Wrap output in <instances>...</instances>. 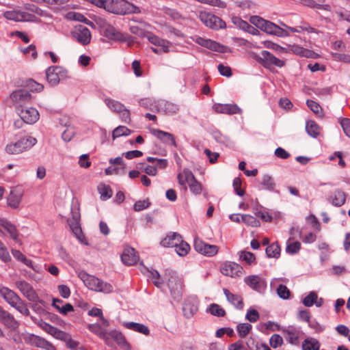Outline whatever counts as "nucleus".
I'll return each instance as SVG.
<instances>
[{"label": "nucleus", "mask_w": 350, "mask_h": 350, "mask_svg": "<svg viewBox=\"0 0 350 350\" xmlns=\"http://www.w3.org/2000/svg\"><path fill=\"white\" fill-rule=\"evenodd\" d=\"M77 275L85 286L91 291L103 293H110L113 291V286L111 284L94 275H90L85 271H79Z\"/></svg>", "instance_id": "1"}, {"label": "nucleus", "mask_w": 350, "mask_h": 350, "mask_svg": "<svg viewBox=\"0 0 350 350\" xmlns=\"http://www.w3.org/2000/svg\"><path fill=\"white\" fill-rule=\"evenodd\" d=\"M0 295L5 301L25 316H29L30 312L25 301L12 290L8 287L0 286Z\"/></svg>", "instance_id": "2"}, {"label": "nucleus", "mask_w": 350, "mask_h": 350, "mask_svg": "<svg viewBox=\"0 0 350 350\" xmlns=\"http://www.w3.org/2000/svg\"><path fill=\"white\" fill-rule=\"evenodd\" d=\"M37 143V139L31 136L21 137L16 142L8 143L5 151L8 154H18L31 149Z\"/></svg>", "instance_id": "3"}, {"label": "nucleus", "mask_w": 350, "mask_h": 350, "mask_svg": "<svg viewBox=\"0 0 350 350\" xmlns=\"http://www.w3.org/2000/svg\"><path fill=\"white\" fill-rule=\"evenodd\" d=\"M104 102L111 111L119 115L122 122L125 123L131 122L130 111L123 104L110 98H106Z\"/></svg>", "instance_id": "4"}, {"label": "nucleus", "mask_w": 350, "mask_h": 350, "mask_svg": "<svg viewBox=\"0 0 350 350\" xmlns=\"http://www.w3.org/2000/svg\"><path fill=\"white\" fill-rule=\"evenodd\" d=\"M68 71L61 66H50L46 70V78L48 83L56 85L60 80L67 77Z\"/></svg>", "instance_id": "5"}, {"label": "nucleus", "mask_w": 350, "mask_h": 350, "mask_svg": "<svg viewBox=\"0 0 350 350\" xmlns=\"http://www.w3.org/2000/svg\"><path fill=\"white\" fill-rule=\"evenodd\" d=\"M5 231L16 243L20 245L22 244V241L19 238L20 234L16 226L5 219L0 218V237L5 235Z\"/></svg>", "instance_id": "6"}, {"label": "nucleus", "mask_w": 350, "mask_h": 350, "mask_svg": "<svg viewBox=\"0 0 350 350\" xmlns=\"http://www.w3.org/2000/svg\"><path fill=\"white\" fill-rule=\"evenodd\" d=\"M5 18L16 22H36L38 20L33 14L21 10H10L4 12Z\"/></svg>", "instance_id": "7"}, {"label": "nucleus", "mask_w": 350, "mask_h": 350, "mask_svg": "<svg viewBox=\"0 0 350 350\" xmlns=\"http://www.w3.org/2000/svg\"><path fill=\"white\" fill-rule=\"evenodd\" d=\"M201 21L207 27L219 29L226 27V23L220 18L206 12H201L199 14Z\"/></svg>", "instance_id": "8"}, {"label": "nucleus", "mask_w": 350, "mask_h": 350, "mask_svg": "<svg viewBox=\"0 0 350 350\" xmlns=\"http://www.w3.org/2000/svg\"><path fill=\"white\" fill-rule=\"evenodd\" d=\"M24 339L27 343L31 346L46 350H56L53 345L38 336L29 334L25 336Z\"/></svg>", "instance_id": "9"}, {"label": "nucleus", "mask_w": 350, "mask_h": 350, "mask_svg": "<svg viewBox=\"0 0 350 350\" xmlns=\"http://www.w3.org/2000/svg\"><path fill=\"white\" fill-rule=\"evenodd\" d=\"M107 336L108 340L105 341L106 344L109 345L111 340H114L123 350L131 349V345L122 332L117 330H111L109 332Z\"/></svg>", "instance_id": "10"}, {"label": "nucleus", "mask_w": 350, "mask_h": 350, "mask_svg": "<svg viewBox=\"0 0 350 350\" xmlns=\"http://www.w3.org/2000/svg\"><path fill=\"white\" fill-rule=\"evenodd\" d=\"M182 311L187 319L192 317L198 311V299L196 296H189L185 299Z\"/></svg>", "instance_id": "11"}, {"label": "nucleus", "mask_w": 350, "mask_h": 350, "mask_svg": "<svg viewBox=\"0 0 350 350\" xmlns=\"http://www.w3.org/2000/svg\"><path fill=\"white\" fill-rule=\"evenodd\" d=\"M194 248L197 252L208 256L215 255L219 250L217 245L206 243L198 239L194 241Z\"/></svg>", "instance_id": "12"}, {"label": "nucleus", "mask_w": 350, "mask_h": 350, "mask_svg": "<svg viewBox=\"0 0 350 350\" xmlns=\"http://www.w3.org/2000/svg\"><path fill=\"white\" fill-rule=\"evenodd\" d=\"M16 288L30 301H37L39 299L37 293L30 284L26 281L16 282Z\"/></svg>", "instance_id": "13"}, {"label": "nucleus", "mask_w": 350, "mask_h": 350, "mask_svg": "<svg viewBox=\"0 0 350 350\" xmlns=\"http://www.w3.org/2000/svg\"><path fill=\"white\" fill-rule=\"evenodd\" d=\"M72 35L73 37L83 45L88 44L92 38L90 29L81 25L76 27L75 30L72 32Z\"/></svg>", "instance_id": "14"}, {"label": "nucleus", "mask_w": 350, "mask_h": 350, "mask_svg": "<svg viewBox=\"0 0 350 350\" xmlns=\"http://www.w3.org/2000/svg\"><path fill=\"white\" fill-rule=\"evenodd\" d=\"M10 99L14 103L19 106H23V105L31 103V95L27 90L20 89L14 91L10 94Z\"/></svg>", "instance_id": "15"}, {"label": "nucleus", "mask_w": 350, "mask_h": 350, "mask_svg": "<svg viewBox=\"0 0 350 350\" xmlns=\"http://www.w3.org/2000/svg\"><path fill=\"white\" fill-rule=\"evenodd\" d=\"M23 196V191L21 187L12 188L7 198L8 206L12 208L18 207Z\"/></svg>", "instance_id": "16"}, {"label": "nucleus", "mask_w": 350, "mask_h": 350, "mask_svg": "<svg viewBox=\"0 0 350 350\" xmlns=\"http://www.w3.org/2000/svg\"><path fill=\"white\" fill-rule=\"evenodd\" d=\"M0 322L3 324L6 327L16 330L19 327V323L15 319L14 316L4 310L0 306Z\"/></svg>", "instance_id": "17"}, {"label": "nucleus", "mask_w": 350, "mask_h": 350, "mask_svg": "<svg viewBox=\"0 0 350 350\" xmlns=\"http://www.w3.org/2000/svg\"><path fill=\"white\" fill-rule=\"evenodd\" d=\"M147 37L148 40L156 46V47H152V51L155 53H159L162 52H167L169 49L168 42L165 41L164 40L161 39L160 38L150 34L148 32L147 33Z\"/></svg>", "instance_id": "18"}, {"label": "nucleus", "mask_w": 350, "mask_h": 350, "mask_svg": "<svg viewBox=\"0 0 350 350\" xmlns=\"http://www.w3.org/2000/svg\"><path fill=\"white\" fill-rule=\"evenodd\" d=\"M19 116L24 122L29 124L36 123L40 118L38 110L33 107L21 109Z\"/></svg>", "instance_id": "19"}, {"label": "nucleus", "mask_w": 350, "mask_h": 350, "mask_svg": "<svg viewBox=\"0 0 350 350\" xmlns=\"http://www.w3.org/2000/svg\"><path fill=\"white\" fill-rule=\"evenodd\" d=\"M242 270V267L234 262H226L221 268L222 274L232 278L239 276V273H241Z\"/></svg>", "instance_id": "20"}, {"label": "nucleus", "mask_w": 350, "mask_h": 350, "mask_svg": "<svg viewBox=\"0 0 350 350\" xmlns=\"http://www.w3.org/2000/svg\"><path fill=\"white\" fill-rule=\"evenodd\" d=\"M262 30L269 34L279 37H286L289 36L287 30L281 28L278 25L269 21H265Z\"/></svg>", "instance_id": "21"}, {"label": "nucleus", "mask_w": 350, "mask_h": 350, "mask_svg": "<svg viewBox=\"0 0 350 350\" xmlns=\"http://www.w3.org/2000/svg\"><path fill=\"white\" fill-rule=\"evenodd\" d=\"M122 262L128 266L135 265L139 260V256L133 247H126L121 255Z\"/></svg>", "instance_id": "22"}, {"label": "nucleus", "mask_w": 350, "mask_h": 350, "mask_svg": "<svg viewBox=\"0 0 350 350\" xmlns=\"http://www.w3.org/2000/svg\"><path fill=\"white\" fill-rule=\"evenodd\" d=\"M262 66L265 68H269L272 65L281 68L284 65L283 60L277 58L267 51H262Z\"/></svg>", "instance_id": "23"}, {"label": "nucleus", "mask_w": 350, "mask_h": 350, "mask_svg": "<svg viewBox=\"0 0 350 350\" xmlns=\"http://www.w3.org/2000/svg\"><path fill=\"white\" fill-rule=\"evenodd\" d=\"M103 29L104 36L110 40L119 42H124L126 40L124 36L111 25H105Z\"/></svg>", "instance_id": "24"}, {"label": "nucleus", "mask_w": 350, "mask_h": 350, "mask_svg": "<svg viewBox=\"0 0 350 350\" xmlns=\"http://www.w3.org/2000/svg\"><path fill=\"white\" fill-rule=\"evenodd\" d=\"M213 109L216 113H219L236 114L241 111L237 105L231 104H215Z\"/></svg>", "instance_id": "25"}, {"label": "nucleus", "mask_w": 350, "mask_h": 350, "mask_svg": "<svg viewBox=\"0 0 350 350\" xmlns=\"http://www.w3.org/2000/svg\"><path fill=\"white\" fill-rule=\"evenodd\" d=\"M196 42L200 45L209 49L212 51L223 53L225 51V46L211 40H206L199 37L196 38Z\"/></svg>", "instance_id": "26"}, {"label": "nucleus", "mask_w": 350, "mask_h": 350, "mask_svg": "<svg viewBox=\"0 0 350 350\" xmlns=\"http://www.w3.org/2000/svg\"><path fill=\"white\" fill-rule=\"evenodd\" d=\"M122 325L128 329L138 332L145 336H148L150 334L149 328L142 323L135 322H123Z\"/></svg>", "instance_id": "27"}, {"label": "nucleus", "mask_w": 350, "mask_h": 350, "mask_svg": "<svg viewBox=\"0 0 350 350\" xmlns=\"http://www.w3.org/2000/svg\"><path fill=\"white\" fill-rule=\"evenodd\" d=\"M42 327L44 331L57 339L66 340L68 338V334L66 332L59 330L47 323H44Z\"/></svg>", "instance_id": "28"}, {"label": "nucleus", "mask_w": 350, "mask_h": 350, "mask_svg": "<svg viewBox=\"0 0 350 350\" xmlns=\"http://www.w3.org/2000/svg\"><path fill=\"white\" fill-rule=\"evenodd\" d=\"M141 272L146 275L150 280H151L155 286H159L161 284V279L159 272L154 269H149L148 267L142 265Z\"/></svg>", "instance_id": "29"}, {"label": "nucleus", "mask_w": 350, "mask_h": 350, "mask_svg": "<svg viewBox=\"0 0 350 350\" xmlns=\"http://www.w3.org/2000/svg\"><path fill=\"white\" fill-rule=\"evenodd\" d=\"M224 293L228 301L233 304L237 309L241 310L243 308V299L240 295L233 294L226 288H224Z\"/></svg>", "instance_id": "30"}, {"label": "nucleus", "mask_w": 350, "mask_h": 350, "mask_svg": "<svg viewBox=\"0 0 350 350\" xmlns=\"http://www.w3.org/2000/svg\"><path fill=\"white\" fill-rule=\"evenodd\" d=\"M190 250V245L182 239V237L176 233V254L180 256L187 255Z\"/></svg>", "instance_id": "31"}, {"label": "nucleus", "mask_w": 350, "mask_h": 350, "mask_svg": "<svg viewBox=\"0 0 350 350\" xmlns=\"http://www.w3.org/2000/svg\"><path fill=\"white\" fill-rule=\"evenodd\" d=\"M150 131L153 135L165 143L175 144L173 135L169 133L154 129H150Z\"/></svg>", "instance_id": "32"}, {"label": "nucleus", "mask_w": 350, "mask_h": 350, "mask_svg": "<svg viewBox=\"0 0 350 350\" xmlns=\"http://www.w3.org/2000/svg\"><path fill=\"white\" fill-rule=\"evenodd\" d=\"M58 304H63V301L59 299H53L52 306L62 314H67L68 312H73L74 307L71 304H66L62 306H58Z\"/></svg>", "instance_id": "33"}, {"label": "nucleus", "mask_w": 350, "mask_h": 350, "mask_svg": "<svg viewBox=\"0 0 350 350\" xmlns=\"http://www.w3.org/2000/svg\"><path fill=\"white\" fill-rule=\"evenodd\" d=\"M68 223L70 230H72V233L76 237V238L81 242H83V240L85 239V236L83 234L80 226V221H68Z\"/></svg>", "instance_id": "34"}, {"label": "nucleus", "mask_w": 350, "mask_h": 350, "mask_svg": "<svg viewBox=\"0 0 350 350\" xmlns=\"http://www.w3.org/2000/svg\"><path fill=\"white\" fill-rule=\"evenodd\" d=\"M145 24L142 23H134L129 25V30L130 31L140 38H144L147 36V31H146Z\"/></svg>", "instance_id": "35"}, {"label": "nucleus", "mask_w": 350, "mask_h": 350, "mask_svg": "<svg viewBox=\"0 0 350 350\" xmlns=\"http://www.w3.org/2000/svg\"><path fill=\"white\" fill-rule=\"evenodd\" d=\"M331 202L336 206H341L346 200V195L341 190H336L334 195L330 197Z\"/></svg>", "instance_id": "36"}, {"label": "nucleus", "mask_w": 350, "mask_h": 350, "mask_svg": "<svg viewBox=\"0 0 350 350\" xmlns=\"http://www.w3.org/2000/svg\"><path fill=\"white\" fill-rule=\"evenodd\" d=\"M88 329L105 341L108 340L109 332L103 329L99 324H90L88 325Z\"/></svg>", "instance_id": "37"}, {"label": "nucleus", "mask_w": 350, "mask_h": 350, "mask_svg": "<svg viewBox=\"0 0 350 350\" xmlns=\"http://www.w3.org/2000/svg\"><path fill=\"white\" fill-rule=\"evenodd\" d=\"M245 282L250 287L256 291H259L262 285L260 277L254 275L246 278Z\"/></svg>", "instance_id": "38"}, {"label": "nucleus", "mask_w": 350, "mask_h": 350, "mask_svg": "<svg viewBox=\"0 0 350 350\" xmlns=\"http://www.w3.org/2000/svg\"><path fill=\"white\" fill-rule=\"evenodd\" d=\"M320 343L314 338L305 339L302 342L303 350H319Z\"/></svg>", "instance_id": "39"}, {"label": "nucleus", "mask_w": 350, "mask_h": 350, "mask_svg": "<svg viewBox=\"0 0 350 350\" xmlns=\"http://www.w3.org/2000/svg\"><path fill=\"white\" fill-rule=\"evenodd\" d=\"M306 130L308 134L312 137H317L320 133L319 126L313 120H309L306 122Z\"/></svg>", "instance_id": "40"}, {"label": "nucleus", "mask_w": 350, "mask_h": 350, "mask_svg": "<svg viewBox=\"0 0 350 350\" xmlns=\"http://www.w3.org/2000/svg\"><path fill=\"white\" fill-rule=\"evenodd\" d=\"M193 178L194 176L189 170H184L183 172L178 175V183L181 185H185L186 183L189 184Z\"/></svg>", "instance_id": "41"}, {"label": "nucleus", "mask_w": 350, "mask_h": 350, "mask_svg": "<svg viewBox=\"0 0 350 350\" xmlns=\"http://www.w3.org/2000/svg\"><path fill=\"white\" fill-rule=\"evenodd\" d=\"M260 183L262 186L263 189L269 191L273 190L275 187V183L273 178L268 174H265L262 176Z\"/></svg>", "instance_id": "42"}, {"label": "nucleus", "mask_w": 350, "mask_h": 350, "mask_svg": "<svg viewBox=\"0 0 350 350\" xmlns=\"http://www.w3.org/2000/svg\"><path fill=\"white\" fill-rule=\"evenodd\" d=\"M266 254L269 258H278L280 255V247L277 243H273L266 248Z\"/></svg>", "instance_id": "43"}, {"label": "nucleus", "mask_w": 350, "mask_h": 350, "mask_svg": "<svg viewBox=\"0 0 350 350\" xmlns=\"http://www.w3.org/2000/svg\"><path fill=\"white\" fill-rule=\"evenodd\" d=\"M284 333L286 334L285 336L286 340L291 343L295 345L298 342V332L293 327H289L284 330Z\"/></svg>", "instance_id": "44"}, {"label": "nucleus", "mask_w": 350, "mask_h": 350, "mask_svg": "<svg viewBox=\"0 0 350 350\" xmlns=\"http://www.w3.org/2000/svg\"><path fill=\"white\" fill-rule=\"evenodd\" d=\"M131 133V131L128 129L125 126H118L116 127L112 133V138L115 139L116 138L122 137V136H128Z\"/></svg>", "instance_id": "45"}, {"label": "nucleus", "mask_w": 350, "mask_h": 350, "mask_svg": "<svg viewBox=\"0 0 350 350\" xmlns=\"http://www.w3.org/2000/svg\"><path fill=\"white\" fill-rule=\"evenodd\" d=\"M232 23L237 25V27H239L240 29L245 31H247V32H251L250 29H253L254 30H255V28L253 27L251 25H250L248 23H247L246 21L242 20L241 18L239 17H233L232 18Z\"/></svg>", "instance_id": "46"}, {"label": "nucleus", "mask_w": 350, "mask_h": 350, "mask_svg": "<svg viewBox=\"0 0 350 350\" xmlns=\"http://www.w3.org/2000/svg\"><path fill=\"white\" fill-rule=\"evenodd\" d=\"M25 11L33 14L36 18L37 16H42L44 15V11L34 4L27 3L25 5Z\"/></svg>", "instance_id": "47"}, {"label": "nucleus", "mask_w": 350, "mask_h": 350, "mask_svg": "<svg viewBox=\"0 0 350 350\" xmlns=\"http://www.w3.org/2000/svg\"><path fill=\"white\" fill-rule=\"evenodd\" d=\"M25 87L28 88L31 92H41L44 89V86L42 84L37 83L33 79H28L25 82Z\"/></svg>", "instance_id": "48"}, {"label": "nucleus", "mask_w": 350, "mask_h": 350, "mask_svg": "<svg viewBox=\"0 0 350 350\" xmlns=\"http://www.w3.org/2000/svg\"><path fill=\"white\" fill-rule=\"evenodd\" d=\"M241 221L247 225L252 227H258L260 226V221L254 216L250 215H242Z\"/></svg>", "instance_id": "49"}, {"label": "nucleus", "mask_w": 350, "mask_h": 350, "mask_svg": "<svg viewBox=\"0 0 350 350\" xmlns=\"http://www.w3.org/2000/svg\"><path fill=\"white\" fill-rule=\"evenodd\" d=\"M252 325L250 323H240L237 325V332L239 336L241 338L245 337L250 330L252 329Z\"/></svg>", "instance_id": "50"}, {"label": "nucleus", "mask_w": 350, "mask_h": 350, "mask_svg": "<svg viewBox=\"0 0 350 350\" xmlns=\"http://www.w3.org/2000/svg\"><path fill=\"white\" fill-rule=\"evenodd\" d=\"M175 232H170L161 241V245L165 247H174Z\"/></svg>", "instance_id": "51"}, {"label": "nucleus", "mask_w": 350, "mask_h": 350, "mask_svg": "<svg viewBox=\"0 0 350 350\" xmlns=\"http://www.w3.org/2000/svg\"><path fill=\"white\" fill-rule=\"evenodd\" d=\"M317 299V294L311 291L302 301L303 304L306 307H311L314 304Z\"/></svg>", "instance_id": "52"}, {"label": "nucleus", "mask_w": 350, "mask_h": 350, "mask_svg": "<svg viewBox=\"0 0 350 350\" xmlns=\"http://www.w3.org/2000/svg\"><path fill=\"white\" fill-rule=\"evenodd\" d=\"M99 192L100 194V198L103 200H106L110 198L112 196V190L109 186L103 185L99 187Z\"/></svg>", "instance_id": "53"}, {"label": "nucleus", "mask_w": 350, "mask_h": 350, "mask_svg": "<svg viewBox=\"0 0 350 350\" xmlns=\"http://www.w3.org/2000/svg\"><path fill=\"white\" fill-rule=\"evenodd\" d=\"M209 312L211 314L217 317H224L226 314L225 310L216 304H213L210 306Z\"/></svg>", "instance_id": "54"}, {"label": "nucleus", "mask_w": 350, "mask_h": 350, "mask_svg": "<svg viewBox=\"0 0 350 350\" xmlns=\"http://www.w3.org/2000/svg\"><path fill=\"white\" fill-rule=\"evenodd\" d=\"M277 294L280 298L287 299L291 295V292L285 285L280 284L277 288Z\"/></svg>", "instance_id": "55"}, {"label": "nucleus", "mask_w": 350, "mask_h": 350, "mask_svg": "<svg viewBox=\"0 0 350 350\" xmlns=\"http://www.w3.org/2000/svg\"><path fill=\"white\" fill-rule=\"evenodd\" d=\"M0 259L5 262L10 261L11 257L4 243L0 240Z\"/></svg>", "instance_id": "56"}, {"label": "nucleus", "mask_w": 350, "mask_h": 350, "mask_svg": "<svg viewBox=\"0 0 350 350\" xmlns=\"http://www.w3.org/2000/svg\"><path fill=\"white\" fill-rule=\"evenodd\" d=\"M150 205V202L148 199L138 200L134 204L133 209L135 211L139 212L148 208Z\"/></svg>", "instance_id": "57"}, {"label": "nucleus", "mask_w": 350, "mask_h": 350, "mask_svg": "<svg viewBox=\"0 0 350 350\" xmlns=\"http://www.w3.org/2000/svg\"><path fill=\"white\" fill-rule=\"evenodd\" d=\"M269 343L273 348H278L283 344V338L279 334H275L271 336Z\"/></svg>", "instance_id": "58"}, {"label": "nucleus", "mask_w": 350, "mask_h": 350, "mask_svg": "<svg viewBox=\"0 0 350 350\" xmlns=\"http://www.w3.org/2000/svg\"><path fill=\"white\" fill-rule=\"evenodd\" d=\"M308 107L317 115L320 116L322 113V109L317 102L312 100H307Z\"/></svg>", "instance_id": "59"}, {"label": "nucleus", "mask_w": 350, "mask_h": 350, "mask_svg": "<svg viewBox=\"0 0 350 350\" xmlns=\"http://www.w3.org/2000/svg\"><path fill=\"white\" fill-rule=\"evenodd\" d=\"M21 51L24 55H27L31 53L32 59H36L38 57L36 46L34 44H30L27 47L22 49Z\"/></svg>", "instance_id": "60"}, {"label": "nucleus", "mask_w": 350, "mask_h": 350, "mask_svg": "<svg viewBox=\"0 0 350 350\" xmlns=\"http://www.w3.org/2000/svg\"><path fill=\"white\" fill-rule=\"evenodd\" d=\"M239 258L250 265L255 260L254 254L250 252H241L240 253Z\"/></svg>", "instance_id": "61"}, {"label": "nucleus", "mask_w": 350, "mask_h": 350, "mask_svg": "<svg viewBox=\"0 0 350 350\" xmlns=\"http://www.w3.org/2000/svg\"><path fill=\"white\" fill-rule=\"evenodd\" d=\"M301 248V243L299 241H295L287 245L286 251L288 254H296Z\"/></svg>", "instance_id": "62"}, {"label": "nucleus", "mask_w": 350, "mask_h": 350, "mask_svg": "<svg viewBox=\"0 0 350 350\" xmlns=\"http://www.w3.org/2000/svg\"><path fill=\"white\" fill-rule=\"evenodd\" d=\"M246 319L254 323L259 319V313L256 310L250 309L246 314Z\"/></svg>", "instance_id": "63"}, {"label": "nucleus", "mask_w": 350, "mask_h": 350, "mask_svg": "<svg viewBox=\"0 0 350 350\" xmlns=\"http://www.w3.org/2000/svg\"><path fill=\"white\" fill-rule=\"evenodd\" d=\"M340 124L345 134L350 137V119L343 118L340 120Z\"/></svg>", "instance_id": "64"}]
</instances>
